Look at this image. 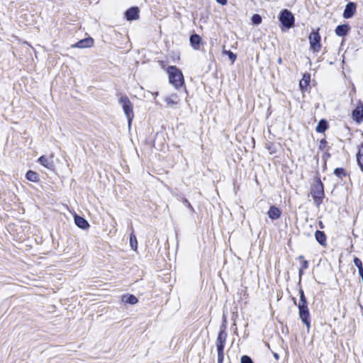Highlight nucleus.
<instances>
[{
	"mask_svg": "<svg viewBox=\"0 0 363 363\" xmlns=\"http://www.w3.org/2000/svg\"><path fill=\"white\" fill-rule=\"evenodd\" d=\"M311 194L313 199V202L317 207H319L324 198V189L320 179H318L311 186Z\"/></svg>",
	"mask_w": 363,
	"mask_h": 363,
	"instance_id": "f257e3e1",
	"label": "nucleus"
},
{
	"mask_svg": "<svg viewBox=\"0 0 363 363\" xmlns=\"http://www.w3.org/2000/svg\"><path fill=\"white\" fill-rule=\"evenodd\" d=\"M169 82L175 89H179L184 84V77L182 72L174 66H170L167 70Z\"/></svg>",
	"mask_w": 363,
	"mask_h": 363,
	"instance_id": "f03ea898",
	"label": "nucleus"
},
{
	"mask_svg": "<svg viewBox=\"0 0 363 363\" xmlns=\"http://www.w3.org/2000/svg\"><path fill=\"white\" fill-rule=\"evenodd\" d=\"M118 103L121 105L128 123V126L130 127L132 123V121L134 118V112H133V104L130 102V99L125 96H122L118 99Z\"/></svg>",
	"mask_w": 363,
	"mask_h": 363,
	"instance_id": "7ed1b4c3",
	"label": "nucleus"
},
{
	"mask_svg": "<svg viewBox=\"0 0 363 363\" xmlns=\"http://www.w3.org/2000/svg\"><path fill=\"white\" fill-rule=\"evenodd\" d=\"M279 18L281 24L286 28H290L294 26V17L292 13L289 10H282L280 13Z\"/></svg>",
	"mask_w": 363,
	"mask_h": 363,
	"instance_id": "20e7f679",
	"label": "nucleus"
},
{
	"mask_svg": "<svg viewBox=\"0 0 363 363\" xmlns=\"http://www.w3.org/2000/svg\"><path fill=\"white\" fill-rule=\"evenodd\" d=\"M310 49L314 52L320 51L322 45L320 43V35L318 31H313L309 35Z\"/></svg>",
	"mask_w": 363,
	"mask_h": 363,
	"instance_id": "39448f33",
	"label": "nucleus"
},
{
	"mask_svg": "<svg viewBox=\"0 0 363 363\" xmlns=\"http://www.w3.org/2000/svg\"><path fill=\"white\" fill-rule=\"evenodd\" d=\"M299 310V317L302 322L306 325L307 328H310L309 311L307 305H298Z\"/></svg>",
	"mask_w": 363,
	"mask_h": 363,
	"instance_id": "423d86ee",
	"label": "nucleus"
},
{
	"mask_svg": "<svg viewBox=\"0 0 363 363\" xmlns=\"http://www.w3.org/2000/svg\"><path fill=\"white\" fill-rule=\"evenodd\" d=\"M352 118L357 123H360L363 121V104L361 102L352 111Z\"/></svg>",
	"mask_w": 363,
	"mask_h": 363,
	"instance_id": "0eeeda50",
	"label": "nucleus"
},
{
	"mask_svg": "<svg viewBox=\"0 0 363 363\" xmlns=\"http://www.w3.org/2000/svg\"><path fill=\"white\" fill-rule=\"evenodd\" d=\"M52 158V155L50 157L43 155L38 159V162L48 169H52L54 168V162Z\"/></svg>",
	"mask_w": 363,
	"mask_h": 363,
	"instance_id": "6e6552de",
	"label": "nucleus"
},
{
	"mask_svg": "<svg viewBox=\"0 0 363 363\" xmlns=\"http://www.w3.org/2000/svg\"><path fill=\"white\" fill-rule=\"evenodd\" d=\"M94 45V40L92 38H87L79 40L77 43L72 45L73 48H87Z\"/></svg>",
	"mask_w": 363,
	"mask_h": 363,
	"instance_id": "1a4fd4ad",
	"label": "nucleus"
},
{
	"mask_svg": "<svg viewBox=\"0 0 363 363\" xmlns=\"http://www.w3.org/2000/svg\"><path fill=\"white\" fill-rule=\"evenodd\" d=\"M227 338V334L225 331L221 330L219 332L216 340L217 350L223 351L225 342Z\"/></svg>",
	"mask_w": 363,
	"mask_h": 363,
	"instance_id": "9d476101",
	"label": "nucleus"
},
{
	"mask_svg": "<svg viewBox=\"0 0 363 363\" xmlns=\"http://www.w3.org/2000/svg\"><path fill=\"white\" fill-rule=\"evenodd\" d=\"M356 11V4L353 2L348 3L343 12V17L345 18H350L353 16Z\"/></svg>",
	"mask_w": 363,
	"mask_h": 363,
	"instance_id": "9b49d317",
	"label": "nucleus"
},
{
	"mask_svg": "<svg viewBox=\"0 0 363 363\" xmlns=\"http://www.w3.org/2000/svg\"><path fill=\"white\" fill-rule=\"evenodd\" d=\"M125 18L128 21L136 20L139 18V9L131 7L125 12Z\"/></svg>",
	"mask_w": 363,
	"mask_h": 363,
	"instance_id": "f8f14e48",
	"label": "nucleus"
},
{
	"mask_svg": "<svg viewBox=\"0 0 363 363\" xmlns=\"http://www.w3.org/2000/svg\"><path fill=\"white\" fill-rule=\"evenodd\" d=\"M267 214H268V216L272 220H277L281 216V211L278 208L273 206L269 208V210L268 211Z\"/></svg>",
	"mask_w": 363,
	"mask_h": 363,
	"instance_id": "ddd939ff",
	"label": "nucleus"
},
{
	"mask_svg": "<svg viewBox=\"0 0 363 363\" xmlns=\"http://www.w3.org/2000/svg\"><path fill=\"white\" fill-rule=\"evenodd\" d=\"M74 222L75 224L82 229H86L89 226L86 220L79 216H74Z\"/></svg>",
	"mask_w": 363,
	"mask_h": 363,
	"instance_id": "4468645a",
	"label": "nucleus"
},
{
	"mask_svg": "<svg viewBox=\"0 0 363 363\" xmlns=\"http://www.w3.org/2000/svg\"><path fill=\"white\" fill-rule=\"evenodd\" d=\"M350 30V27L348 25L344 24L341 26H338L335 28V33L338 36H345L347 34Z\"/></svg>",
	"mask_w": 363,
	"mask_h": 363,
	"instance_id": "2eb2a0df",
	"label": "nucleus"
},
{
	"mask_svg": "<svg viewBox=\"0 0 363 363\" xmlns=\"http://www.w3.org/2000/svg\"><path fill=\"white\" fill-rule=\"evenodd\" d=\"M315 238L317 242L323 246L326 245V236L323 231L316 230Z\"/></svg>",
	"mask_w": 363,
	"mask_h": 363,
	"instance_id": "dca6fc26",
	"label": "nucleus"
},
{
	"mask_svg": "<svg viewBox=\"0 0 363 363\" xmlns=\"http://www.w3.org/2000/svg\"><path fill=\"white\" fill-rule=\"evenodd\" d=\"M201 40V37L199 35L194 34L190 37V43L194 50H198L199 48Z\"/></svg>",
	"mask_w": 363,
	"mask_h": 363,
	"instance_id": "f3484780",
	"label": "nucleus"
},
{
	"mask_svg": "<svg viewBox=\"0 0 363 363\" xmlns=\"http://www.w3.org/2000/svg\"><path fill=\"white\" fill-rule=\"evenodd\" d=\"M121 300L123 303L130 304H135L138 302V298L132 294L123 296Z\"/></svg>",
	"mask_w": 363,
	"mask_h": 363,
	"instance_id": "a211bd4d",
	"label": "nucleus"
},
{
	"mask_svg": "<svg viewBox=\"0 0 363 363\" xmlns=\"http://www.w3.org/2000/svg\"><path fill=\"white\" fill-rule=\"evenodd\" d=\"M311 81V77L308 74H304L303 78L300 81L299 86L301 89H306Z\"/></svg>",
	"mask_w": 363,
	"mask_h": 363,
	"instance_id": "6ab92c4d",
	"label": "nucleus"
},
{
	"mask_svg": "<svg viewBox=\"0 0 363 363\" xmlns=\"http://www.w3.org/2000/svg\"><path fill=\"white\" fill-rule=\"evenodd\" d=\"M357 161L360 167L361 170L363 172V144L360 145L358 149V152L357 154Z\"/></svg>",
	"mask_w": 363,
	"mask_h": 363,
	"instance_id": "aec40b11",
	"label": "nucleus"
},
{
	"mask_svg": "<svg viewBox=\"0 0 363 363\" xmlns=\"http://www.w3.org/2000/svg\"><path fill=\"white\" fill-rule=\"evenodd\" d=\"M328 128V123L326 121L322 119L319 121L318 125L315 128V130L318 133H324Z\"/></svg>",
	"mask_w": 363,
	"mask_h": 363,
	"instance_id": "412c9836",
	"label": "nucleus"
},
{
	"mask_svg": "<svg viewBox=\"0 0 363 363\" xmlns=\"http://www.w3.org/2000/svg\"><path fill=\"white\" fill-rule=\"evenodd\" d=\"M26 177L28 180L33 182H37L39 179L38 174L32 170L27 172Z\"/></svg>",
	"mask_w": 363,
	"mask_h": 363,
	"instance_id": "4be33fe9",
	"label": "nucleus"
},
{
	"mask_svg": "<svg viewBox=\"0 0 363 363\" xmlns=\"http://www.w3.org/2000/svg\"><path fill=\"white\" fill-rule=\"evenodd\" d=\"M354 264L358 268L359 276L363 279V267L362 261L359 258L355 257L354 259Z\"/></svg>",
	"mask_w": 363,
	"mask_h": 363,
	"instance_id": "5701e85b",
	"label": "nucleus"
},
{
	"mask_svg": "<svg viewBox=\"0 0 363 363\" xmlns=\"http://www.w3.org/2000/svg\"><path fill=\"white\" fill-rule=\"evenodd\" d=\"M130 245L134 251L137 250L138 248V241L135 235L133 233H131L130 235Z\"/></svg>",
	"mask_w": 363,
	"mask_h": 363,
	"instance_id": "b1692460",
	"label": "nucleus"
},
{
	"mask_svg": "<svg viewBox=\"0 0 363 363\" xmlns=\"http://www.w3.org/2000/svg\"><path fill=\"white\" fill-rule=\"evenodd\" d=\"M179 99L176 94H172L169 96L165 98V101L167 104H175L178 102Z\"/></svg>",
	"mask_w": 363,
	"mask_h": 363,
	"instance_id": "393cba45",
	"label": "nucleus"
},
{
	"mask_svg": "<svg viewBox=\"0 0 363 363\" xmlns=\"http://www.w3.org/2000/svg\"><path fill=\"white\" fill-rule=\"evenodd\" d=\"M251 21L254 25H259L262 23V17L258 14H254L251 18Z\"/></svg>",
	"mask_w": 363,
	"mask_h": 363,
	"instance_id": "a878e982",
	"label": "nucleus"
},
{
	"mask_svg": "<svg viewBox=\"0 0 363 363\" xmlns=\"http://www.w3.org/2000/svg\"><path fill=\"white\" fill-rule=\"evenodd\" d=\"M223 54H225L228 56L229 59L230 60L232 64L235 62L236 59V55L234 54L233 52L230 50H224Z\"/></svg>",
	"mask_w": 363,
	"mask_h": 363,
	"instance_id": "bb28decb",
	"label": "nucleus"
},
{
	"mask_svg": "<svg viewBox=\"0 0 363 363\" xmlns=\"http://www.w3.org/2000/svg\"><path fill=\"white\" fill-rule=\"evenodd\" d=\"M300 294V301L298 303V305H307V302L304 296L303 291L302 289H300L299 291Z\"/></svg>",
	"mask_w": 363,
	"mask_h": 363,
	"instance_id": "cd10ccee",
	"label": "nucleus"
},
{
	"mask_svg": "<svg viewBox=\"0 0 363 363\" xmlns=\"http://www.w3.org/2000/svg\"><path fill=\"white\" fill-rule=\"evenodd\" d=\"M308 266V263L306 260H303L301 264V267L299 268V276H301L303 273V270L307 269Z\"/></svg>",
	"mask_w": 363,
	"mask_h": 363,
	"instance_id": "c85d7f7f",
	"label": "nucleus"
},
{
	"mask_svg": "<svg viewBox=\"0 0 363 363\" xmlns=\"http://www.w3.org/2000/svg\"><path fill=\"white\" fill-rule=\"evenodd\" d=\"M241 363H253L252 359L246 355L241 357Z\"/></svg>",
	"mask_w": 363,
	"mask_h": 363,
	"instance_id": "c756f323",
	"label": "nucleus"
},
{
	"mask_svg": "<svg viewBox=\"0 0 363 363\" xmlns=\"http://www.w3.org/2000/svg\"><path fill=\"white\" fill-rule=\"evenodd\" d=\"M224 358L223 351L218 350V362L222 363Z\"/></svg>",
	"mask_w": 363,
	"mask_h": 363,
	"instance_id": "7c9ffc66",
	"label": "nucleus"
},
{
	"mask_svg": "<svg viewBox=\"0 0 363 363\" xmlns=\"http://www.w3.org/2000/svg\"><path fill=\"white\" fill-rule=\"evenodd\" d=\"M334 174L337 177H341V175L344 174V169L342 168H336L334 170Z\"/></svg>",
	"mask_w": 363,
	"mask_h": 363,
	"instance_id": "2f4dec72",
	"label": "nucleus"
},
{
	"mask_svg": "<svg viewBox=\"0 0 363 363\" xmlns=\"http://www.w3.org/2000/svg\"><path fill=\"white\" fill-rule=\"evenodd\" d=\"M217 3L224 6L227 4L228 0H216Z\"/></svg>",
	"mask_w": 363,
	"mask_h": 363,
	"instance_id": "473e14b6",
	"label": "nucleus"
},
{
	"mask_svg": "<svg viewBox=\"0 0 363 363\" xmlns=\"http://www.w3.org/2000/svg\"><path fill=\"white\" fill-rule=\"evenodd\" d=\"M184 202L185 204H186L188 206V207H189L191 208H192L190 203L187 200L185 199Z\"/></svg>",
	"mask_w": 363,
	"mask_h": 363,
	"instance_id": "72a5a7b5",
	"label": "nucleus"
},
{
	"mask_svg": "<svg viewBox=\"0 0 363 363\" xmlns=\"http://www.w3.org/2000/svg\"><path fill=\"white\" fill-rule=\"evenodd\" d=\"M274 357L277 359H279V355H278L277 353H274Z\"/></svg>",
	"mask_w": 363,
	"mask_h": 363,
	"instance_id": "f704fd0d",
	"label": "nucleus"
},
{
	"mask_svg": "<svg viewBox=\"0 0 363 363\" xmlns=\"http://www.w3.org/2000/svg\"><path fill=\"white\" fill-rule=\"evenodd\" d=\"M303 257L302 255H300V256L298 257V259H303Z\"/></svg>",
	"mask_w": 363,
	"mask_h": 363,
	"instance_id": "c9c22d12",
	"label": "nucleus"
},
{
	"mask_svg": "<svg viewBox=\"0 0 363 363\" xmlns=\"http://www.w3.org/2000/svg\"><path fill=\"white\" fill-rule=\"evenodd\" d=\"M320 227L323 228V225H322L321 222L320 223Z\"/></svg>",
	"mask_w": 363,
	"mask_h": 363,
	"instance_id": "e433bc0d",
	"label": "nucleus"
}]
</instances>
